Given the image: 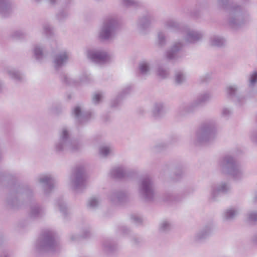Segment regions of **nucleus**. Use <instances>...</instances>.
Listing matches in <instances>:
<instances>
[{"label": "nucleus", "mask_w": 257, "mask_h": 257, "mask_svg": "<svg viewBox=\"0 0 257 257\" xmlns=\"http://www.w3.org/2000/svg\"><path fill=\"white\" fill-rule=\"evenodd\" d=\"M81 147L79 141L71 139L69 130L63 127L59 132L58 140L55 143L54 150L58 153H73L80 151Z\"/></svg>", "instance_id": "obj_1"}, {"label": "nucleus", "mask_w": 257, "mask_h": 257, "mask_svg": "<svg viewBox=\"0 0 257 257\" xmlns=\"http://www.w3.org/2000/svg\"><path fill=\"white\" fill-rule=\"evenodd\" d=\"M119 28V23L117 16L109 15L106 17L99 26L97 32L98 39L102 41L113 40Z\"/></svg>", "instance_id": "obj_2"}, {"label": "nucleus", "mask_w": 257, "mask_h": 257, "mask_svg": "<svg viewBox=\"0 0 257 257\" xmlns=\"http://www.w3.org/2000/svg\"><path fill=\"white\" fill-rule=\"evenodd\" d=\"M219 166L223 173L230 175L234 180H241L244 176L243 166L230 155L222 157L219 161Z\"/></svg>", "instance_id": "obj_3"}, {"label": "nucleus", "mask_w": 257, "mask_h": 257, "mask_svg": "<svg viewBox=\"0 0 257 257\" xmlns=\"http://www.w3.org/2000/svg\"><path fill=\"white\" fill-rule=\"evenodd\" d=\"M229 0H216L218 8L229 13L228 23L231 27L237 28L242 23V10L240 7L229 5Z\"/></svg>", "instance_id": "obj_4"}, {"label": "nucleus", "mask_w": 257, "mask_h": 257, "mask_svg": "<svg viewBox=\"0 0 257 257\" xmlns=\"http://www.w3.org/2000/svg\"><path fill=\"white\" fill-rule=\"evenodd\" d=\"M215 135V122L213 120L203 122L196 133L194 143L199 145L213 139Z\"/></svg>", "instance_id": "obj_5"}, {"label": "nucleus", "mask_w": 257, "mask_h": 257, "mask_svg": "<svg viewBox=\"0 0 257 257\" xmlns=\"http://www.w3.org/2000/svg\"><path fill=\"white\" fill-rule=\"evenodd\" d=\"M58 246L56 235L51 230L45 231L36 244V248L40 252L54 251Z\"/></svg>", "instance_id": "obj_6"}, {"label": "nucleus", "mask_w": 257, "mask_h": 257, "mask_svg": "<svg viewBox=\"0 0 257 257\" xmlns=\"http://www.w3.org/2000/svg\"><path fill=\"white\" fill-rule=\"evenodd\" d=\"M69 184L71 188L76 192L82 191L87 187V177L83 166L76 167L70 176Z\"/></svg>", "instance_id": "obj_7"}, {"label": "nucleus", "mask_w": 257, "mask_h": 257, "mask_svg": "<svg viewBox=\"0 0 257 257\" xmlns=\"http://www.w3.org/2000/svg\"><path fill=\"white\" fill-rule=\"evenodd\" d=\"M138 192L140 195L146 201H153L155 197V192L152 179L148 176L142 177L138 183Z\"/></svg>", "instance_id": "obj_8"}, {"label": "nucleus", "mask_w": 257, "mask_h": 257, "mask_svg": "<svg viewBox=\"0 0 257 257\" xmlns=\"http://www.w3.org/2000/svg\"><path fill=\"white\" fill-rule=\"evenodd\" d=\"M211 98V95L209 92H204L199 95L196 99L187 104H181L178 110V114L183 116L187 113L193 112L201 104L208 101Z\"/></svg>", "instance_id": "obj_9"}, {"label": "nucleus", "mask_w": 257, "mask_h": 257, "mask_svg": "<svg viewBox=\"0 0 257 257\" xmlns=\"http://www.w3.org/2000/svg\"><path fill=\"white\" fill-rule=\"evenodd\" d=\"M32 193V190L28 187H19L16 191V193H11L9 194L7 199V205L13 209L18 208L20 206V202L18 197L20 194H23L29 196Z\"/></svg>", "instance_id": "obj_10"}, {"label": "nucleus", "mask_w": 257, "mask_h": 257, "mask_svg": "<svg viewBox=\"0 0 257 257\" xmlns=\"http://www.w3.org/2000/svg\"><path fill=\"white\" fill-rule=\"evenodd\" d=\"M36 181L42 185L44 193L46 195L53 191L56 184V179L51 174L41 175L37 178Z\"/></svg>", "instance_id": "obj_11"}, {"label": "nucleus", "mask_w": 257, "mask_h": 257, "mask_svg": "<svg viewBox=\"0 0 257 257\" xmlns=\"http://www.w3.org/2000/svg\"><path fill=\"white\" fill-rule=\"evenodd\" d=\"M71 58V54L66 50H63L56 54L53 57V64L56 70H59L65 66Z\"/></svg>", "instance_id": "obj_12"}, {"label": "nucleus", "mask_w": 257, "mask_h": 257, "mask_svg": "<svg viewBox=\"0 0 257 257\" xmlns=\"http://www.w3.org/2000/svg\"><path fill=\"white\" fill-rule=\"evenodd\" d=\"M154 21V18L151 15L141 17L135 24L136 29L139 33L144 34Z\"/></svg>", "instance_id": "obj_13"}, {"label": "nucleus", "mask_w": 257, "mask_h": 257, "mask_svg": "<svg viewBox=\"0 0 257 257\" xmlns=\"http://www.w3.org/2000/svg\"><path fill=\"white\" fill-rule=\"evenodd\" d=\"M230 190V186L227 182H221L219 184L211 186L210 197L211 201H215L221 193H226Z\"/></svg>", "instance_id": "obj_14"}, {"label": "nucleus", "mask_w": 257, "mask_h": 257, "mask_svg": "<svg viewBox=\"0 0 257 257\" xmlns=\"http://www.w3.org/2000/svg\"><path fill=\"white\" fill-rule=\"evenodd\" d=\"M87 57L93 62L98 63H104L108 62L110 58L104 51L90 50L87 51Z\"/></svg>", "instance_id": "obj_15"}, {"label": "nucleus", "mask_w": 257, "mask_h": 257, "mask_svg": "<svg viewBox=\"0 0 257 257\" xmlns=\"http://www.w3.org/2000/svg\"><path fill=\"white\" fill-rule=\"evenodd\" d=\"M182 33L184 34V40L189 43H194L200 40L203 33L199 31L191 29L185 26Z\"/></svg>", "instance_id": "obj_16"}, {"label": "nucleus", "mask_w": 257, "mask_h": 257, "mask_svg": "<svg viewBox=\"0 0 257 257\" xmlns=\"http://www.w3.org/2000/svg\"><path fill=\"white\" fill-rule=\"evenodd\" d=\"M133 174V171L126 170L121 166L112 168L109 172L111 177L117 179L131 177Z\"/></svg>", "instance_id": "obj_17"}, {"label": "nucleus", "mask_w": 257, "mask_h": 257, "mask_svg": "<svg viewBox=\"0 0 257 257\" xmlns=\"http://www.w3.org/2000/svg\"><path fill=\"white\" fill-rule=\"evenodd\" d=\"M183 44L181 42H175L171 47L167 51V58L170 60H177L180 58L179 51L183 47Z\"/></svg>", "instance_id": "obj_18"}, {"label": "nucleus", "mask_w": 257, "mask_h": 257, "mask_svg": "<svg viewBox=\"0 0 257 257\" xmlns=\"http://www.w3.org/2000/svg\"><path fill=\"white\" fill-rule=\"evenodd\" d=\"M72 115L75 120L81 124L86 122L91 117V113L88 112H83L80 106H76L74 108Z\"/></svg>", "instance_id": "obj_19"}, {"label": "nucleus", "mask_w": 257, "mask_h": 257, "mask_svg": "<svg viewBox=\"0 0 257 257\" xmlns=\"http://www.w3.org/2000/svg\"><path fill=\"white\" fill-rule=\"evenodd\" d=\"M164 27L167 30L182 33L185 26L175 19H170L164 22Z\"/></svg>", "instance_id": "obj_20"}, {"label": "nucleus", "mask_w": 257, "mask_h": 257, "mask_svg": "<svg viewBox=\"0 0 257 257\" xmlns=\"http://www.w3.org/2000/svg\"><path fill=\"white\" fill-rule=\"evenodd\" d=\"M128 194L125 191H114L111 193L109 199L114 204H120L126 200Z\"/></svg>", "instance_id": "obj_21"}, {"label": "nucleus", "mask_w": 257, "mask_h": 257, "mask_svg": "<svg viewBox=\"0 0 257 257\" xmlns=\"http://www.w3.org/2000/svg\"><path fill=\"white\" fill-rule=\"evenodd\" d=\"M4 72L9 77L16 81H22L24 79L23 74L18 69L11 66H7L4 69Z\"/></svg>", "instance_id": "obj_22"}, {"label": "nucleus", "mask_w": 257, "mask_h": 257, "mask_svg": "<svg viewBox=\"0 0 257 257\" xmlns=\"http://www.w3.org/2000/svg\"><path fill=\"white\" fill-rule=\"evenodd\" d=\"M212 230L213 225L211 224L204 226L196 233L194 240L196 241H200L205 239L211 234Z\"/></svg>", "instance_id": "obj_23"}, {"label": "nucleus", "mask_w": 257, "mask_h": 257, "mask_svg": "<svg viewBox=\"0 0 257 257\" xmlns=\"http://www.w3.org/2000/svg\"><path fill=\"white\" fill-rule=\"evenodd\" d=\"M239 213V209L236 207H230L226 209L222 214L224 220L231 221L235 218Z\"/></svg>", "instance_id": "obj_24"}, {"label": "nucleus", "mask_w": 257, "mask_h": 257, "mask_svg": "<svg viewBox=\"0 0 257 257\" xmlns=\"http://www.w3.org/2000/svg\"><path fill=\"white\" fill-rule=\"evenodd\" d=\"M12 11V4L10 0H0V14L3 17H7Z\"/></svg>", "instance_id": "obj_25"}, {"label": "nucleus", "mask_w": 257, "mask_h": 257, "mask_svg": "<svg viewBox=\"0 0 257 257\" xmlns=\"http://www.w3.org/2000/svg\"><path fill=\"white\" fill-rule=\"evenodd\" d=\"M152 112L153 116L155 118L162 116L164 113V105L162 102H155L152 106Z\"/></svg>", "instance_id": "obj_26"}, {"label": "nucleus", "mask_w": 257, "mask_h": 257, "mask_svg": "<svg viewBox=\"0 0 257 257\" xmlns=\"http://www.w3.org/2000/svg\"><path fill=\"white\" fill-rule=\"evenodd\" d=\"M139 70L140 74L142 75H150L152 70L151 62L146 60L141 61L139 65Z\"/></svg>", "instance_id": "obj_27"}, {"label": "nucleus", "mask_w": 257, "mask_h": 257, "mask_svg": "<svg viewBox=\"0 0 257 257\" xmlns=\"http://www.w3.org/2000/svg\"><path fill=\"white\" fill-rule=\"evenodd\" d=\"M45 213V210L38 204H34L31 207L29 215L35 219L42 217Z\"/></svg>", "instance_id": "obj_28"}, {"label": "nucleus", "mask_w": 257, "mask_h": 257, "mask_svg": "<svg viewBox=\"0 0 257 257\" xmlns=\"http://www.w3.org/2000/svg\"><path fill=\"white\" fill-rule=\"evenodd\" d=\"M225 92L227 97L234 100L238 99V88L237 85H230L227 86L226 87Z\"/></svg>", "instance_id": "obj_29"}, {"label": "nucleus", "mask_w": 257, "mask_h": 257, "mask_svg": "<svg viewBox=\"0 0 257 257\" xmlns=\"http://www.w3.org/2000/svg\"><path fill=\"white\" fill-rule=\"evenodd\" d=\"M225 40L223 37L219 36H213L211 37L209 40L210 45L214 47H223L225 45Z\"/></svg>", "instance_id": "obj_30"}, {"label": "nucleus", "mask_w": 257, "mask_h": 257, "mask_svg": "<svg viewBox=\"0 0 257 257\" xmlns=\"http://www.w3.org/2000/svg\"><path fill=\"white\" fill-rule=\"evenodd\" d=\"M113 151V149L111 146L109 145H102L99 148L98 153L100 156L106 158L112 155Z\"/></svg>", "instance_id": "obj_31"}, {"label": "nucleus", "mask_w": 257, "mask_h": 257, "mask_svg": "<svg viewBox=\"0 0 257 257\" xmlns=\"http://www.w3.org/2000/svg\"><path fill=\"white\" fill-rule=\"evenodd\" d=\"M34 56L36 60L41 61L45 57L43 47L40 45H36L33 49Z\"/></svg>", "instance_id": "obj_32"}, {"label": "nucleus", "mask_w": 257, "mask_h": 257, "mask_svg": "<svg viewBox=\"0 0 257 257\" xmlns=\"http://www.w3.org/2000/svg\"><path fill=\"white\" fill-rule=\"evenodd\" d=\"M173 227L172 222L167 219L162 220L159 226V230L161 232L166 233L169 232Z\"/></svg>", "instance_id": "obj_33"}, {"label": "nucleus", "mask_w": 257, "mask_h": 257, "mask_svg": "<svg viewBox=\"0 0 257 257\" xmlns=\"http://www.w3.org/2000/svg\"><path fill=\"white\" fill-rule=\"evenodd\" d=\"M117 248L116 244L110 241H105L103 243V250L107 254L113 252Z\"/></svg>", "instance_id": "obj_34"}, {"label": "nucleus", "mask_w": 257, "mask_h": 257, "mask_svg": "<svg viewBox=\"0 0 257 257\" xmlns=\"http://www.w3.org/2000/svg\"><path fill=\"white\" fill-rule=\"evenodd\" d=\"M100 204V200L98 197L93 196L87 201V206L89 209H94L97 208Z\"/></svg>", "instance_id": "obj_35"}, {"label": "nucleus", "mask_w": 257, "mask_h": 257, "mask_svg": "<svg viewBox=\"0 0 257 257\" xmlns=\"http://www.w3.org/2000/svg\"><path fill=\"white\" fill-rule=\"evenodd\" d=\"M132 87L131 86H127L126 88L123 89L121 93L117 96V97L116 98V100L113 101L111 103V106L112 107H115L116 106L118 103H119L120 99L121 98L124 96H125L126 94H129L131 92Z\"/></svg>", "instance_id": "obj_36"}, {"label": "nucleus", "mask_w": 257, "mask_h": 257, "mask_svg": "<svg viewBox=\"0 0 257 257\" xmlns=\"http://www.w3.org/2000/svg\"><path fill=\"white\" fill-rule=\"evenodd\" d=\"M156 74L159 78L165 79L169 76V70L163 66H159L156 70Z\"/></svg>", "instance_id": "obj_37"}, {"label": "nucleus", "mask_w": 257, "mask_h": 257, "mask_svg": "<svg viewBox=\"0 0 257 257\" xmlns=\"http://www.w3.org/2000/svg\"><path fill=\"white\" fill-rule=\"evenodd\" d=\"M257 85V72H253L248 76V86L250 89H253Z\"/></svg>", "instance_id": "obj_38"}, {"label": "nucleus", "mask_w": 257, "mask_h": 257, "mask_svg": "<svg viewBox=\"0 0 257 257\" xmlns=\"http://www.w3.org/2000/svg\"><path fill=\"white\" fill-rule=\"evenodd\" d=\"M56 205L59 208L60 211L66 216L68 213V208L66 206L65 202L62 199H58L56 203Z\"/></svg>", "instance_id": "obj_39"}, {"label": "nucleus", "mask_w": 257, "mask_h": 257, "mask_svg": "<svg viewBox=\"0 0 257 257\" xmlns=\"http://www.w3.org/2000/svg\"><path fill=\"white\" fill-rule=\"evenodd\" d=\"M186 77L184 73L182 71H177L175 75V81L176 84L180 85L185 82Z\"/></svg>", "instance_id": "obj_40"}, {"label": "nucleus", "mask_w": 257, "mask_h": 257, "mask_svg": "<svg viewBox=\"0 0 257 257\" xmlns=\"http://www.w3.org/2000/svg\"><path fill=\"white\" fill-rule=\"evenodd\" d=\"M158 44L161 46H164L166 43V39L165 33L162 31H160L158 33Z\"/></svg>", "instance_id": "obj_41"}, {"label": "nucleus", "mask_w": 257, "mask_h": 257, "mask_svg": "<svg viewBox=\"0 0 257 257\" xmlns=\"http://www.w3.org/2000/svg\"><path fill=\"white\" fill-rule=\"evenodd\" d=\"M26 35V33L22 30H18L14 32L11 36L15 40H19L23 39Z\"/></svg>", "instance_id": "obj_42"}, {"label": "nucleus", "mask_w": 257, "mask_h": 257, "mask_svg": "<svg viewBox=\"0 0 257 257\" xmlns=\"http://www.w3.org/2000/svg\"><path fill=\"white\" fill-rule=\"evenodd\" d=\"M63 81L69 85H75L78 83V81L70 77L67 75H64L62 77Z\"/></svg>", "instance_id": "obj_43"}, {"label": "nucleus", "mask_w": 257, "mask_h": 257, "mask_svg": "<svg viewBox=\"0 0 257 257\" xmlns=\"http://www.w3.org/2000/svg\"><path fill=\"white\" fill-rule=\"evenodd\" d=\"M103 98V94L101 92H95L92 96V102L94 104H98Z\"/></svg>", "instance_id": "obj_44"}, {"label": "nucleus", "mask_w": 257, "mask_h": 257, "mask_svg": "<svg viewBox=\"0 0 257 257\" xmlns=\"http://www.w3.org/2000/svg\"><path fill=\"white\" fill-rule=\"evenodd\" d=\"M44 33L48 36L50 37L53 34V28L48 24H45L43 26Z\"/></svg>", "instance_id": "obj_45"}, {"label": "nucleus", "mask_w": 257, "mask_h": 257, "mask_svg": "<svg viewBox=\"0 0 257 257\" xmlns=\"http://www.w3.org/2000/svg\"><path fill=\"white\" fill-rule=\"evenodd\" d=\"M247 220L249 222L257 221V211H252L247 214Z\"/></svg>", "instance_id": "obj_46"}, {"label": "nucleus", "mask_w": 257, "mask_h": 257, "mask_svg": "<svg viewBox=\"0 0 257 257\" xmlns=\"http://www.w3.org/2000/svg\"><path fill=\"white\" fill-rule=\"evenodd\" d=\"M122 5L127 7H135L137 5V2L136 0H120Z\"/></svg>", "instance_id": "obj_47"}, {"label": "nucleus", "mask_w": 257, "mask_h": 257, "mask_svg": "<svg viewBox=\"0 0 257 257\" xmlns=\"http://www.w3.org/2000/svg\"><path fill=\"white\" fill-rule=\"evenodd\" d=\"M69 13L64 10H62L59 12L57 15V18L59 21H62L68 17Z\"/></svg>", "instance_id": "obj_48"}, {"label": "nucleus", "mask_w": 257, "mask_h": 257, "mask_svg": "<svg viewBox=\"0 0 257 257\" xmlns=\"http://www.w3.org/2000/svg\"><path fill=\"white\" fill-rule=\"evenodd\" d=\"M131 241L133 245L137 246L140 245L142 243H143V240L141 237L138 236H134L132 237Z\"/></svg>", "instance_id": "obj_49"}, {"label": "nucleus", "mask_w": 257, "mask_h": 257, "mask_svg": "<svg viewBox=\"0 0 257 257\" xmlns=\"http://www.w3.org/2000/svg\"><path fill=\"white\" fill-rule=\"evenodd\" d=\"M251 141L257 144V131H253L250 136Z\"/></svg>", "instance_id": "obj_50"}, {"label": "nucleus", "mask_w": 257, "mask_h": 257, "mask_svg": "<svg viewBox=\"0 0 257 257\" xmlns=\"http://www.w3.org/2000/svg\"><path fill=\"white\" fill-rule=\"evenodd\" d=\"M231 113V110L228 108H223L222 110V114L225 117L228 116Z\"/></svg>", "instance_id": "obj_51"}, {"label": "nucleus", "mask_w": 257, "mask_h": 257, "mask_svg": "<svg viewBox=\"0 0 257 257\" xmlns=\"http://www.w3.org/2000/svg\"><path fill=\"white\" fill-rule=\"evenodd\" d=\"M132 219L134 221V222L137 224L141 223L142 222V218L137 215L132 216Z\"/></svg>", "instance_id": "obj_52"}, {"label": "nucleus", "mask_w": 257, "mask_h": 257, "mask_svg": "<svg viewBox=\"0 0 257 257\" xmlns=\"http://www.w3.org/2000/svg\"><path fill=\"white\" fill-rule=\"evenodd\" d=\"M211 78V75L209 74H206L201 77V81L203 82H206L210 80Z\"/></svg>", "instance_id": "obj_53"}, {"label": "nucleus", "mask_w": 257, "mask_h": 257, "mask_svg": "<svg viewBox=\"0 0 257 257\" xmlns=\"http://www.w3.org/2000/svg\"><path fill=\"white\" fill-rule=\"evenodd\" d=\"M80 236L78 235L77 234H73L70 236V239L72 241H77L79 239Z\"/></svg>", "instance_id": "obj_54"}, {"label": "nucleus", "mask_w": 257, "mask_h": 257, "mask_svg": "<svg viewBox=\"0 0 257 257\" xmlns=\"http://www.w3.org/2000/svg\"><path fill=\"white\" fill-rule=\"evenodd\" d=\"M120 229L122 233L124 235L127 234L130 231V230L125 226L121 227Z\"/></svg>", "instance_id": "obj_55"}, {"label": "nucleus", "mask_w": 257, "mask_h": 257, "mask_svg": "<svg viewBox=\"0 0 257 257\" xmlns=\"http://www.w3.org/2000/svg\"><path fill=\"white\" fill-rule=\"evenodd\" d=\"M252 241L253 243L257 244V234L252 237Z\"/></svg>", "instance_id": "obj_56"}, {"label": "nucleus", "mask_w": 257, "mask_h": 257, "mask_svg": "<svg viewBox=\"0 0 257 257\" xmlns=\"http://www.w3.org/2000/svg\"><path fill=\"white\" fill-rule=\"evenodd\" d=\"M48 2L51 5H54L57 3L58 0H48Z\"/></svg>", "instance_id": "obj_57"}, {"label": "nucleus", "mask_w": 257, "mask_h": 257, "mask_svg": "<svg viewBox=\"0 0 257 257\" xmlns=\"http://www.w3.org/2000/svg\"><path fill=\"white\" fill-rule=\"evenodd\" d=\"M89 233H90L89 231H88V230L86 231V232H85V234L83 235L82 237L83 238H86V237H88Z\"/></svg>", "instance_id": "obj_58"}, {"label": "nucleus", "mask_w": 257, "mask_h": 257, "mask_svg": "<svg viewBox=\"0 0 257 257\" xmlns=\"http://www.w3.org/2000/svg\"><path fill=\"white\" fill-rule=\"evenodd\" d=\"M72 2V0H67L64 4L65 7H67L68 4H70Z\"/></svg>", "instance_id": "obj_59"}, {"label": "nucleus", "mask_w": 257, "mask_h": 257, "mask_svg": "<svg viewBox=\"0 0 257 257\" xmlns=\"http://www.w3.org/2000/svg\"><path fill=\"white\" fill-rule=\"evenodd\" d=\"M88 77L87 76H85L84 78H82L81 79V82H86L88 80Z\"/></svg>", "instance_id": "obj_60"}, {"label": "nucleus", "mask_w": 257, "mask_h": 257, "mask_svg": "<svg viewBox=\"0 0 257 257\" xmlns=\"http://www.w3.org/2000/svg\"><path fill=\"white\" fill-rule=\"evenodd\" d=\"M253 202H257V194H255L254 197L253 198Z\"/></svg>", "instance_id": "obj_61"}, {"label": "nucleus", "mask_w": 257, "mask_h": 257, "mask_svg": "<svg viewBox=\"0 0 257 257\" xmlns=\"http://www.w3.org/2000/svg\"><path fill=\"white\" fill-rule=\"evenodd\" d=\"M0 257H9L8 256V255L7 254V253H4L3 254H2Z\"/></svg>", "instance_id": "obj_62"}, {"label": "nucleus", "mask_w": 257, "mask_h": 257, "mask_svg": "<svg viewBox=\"0 0 257 257\" xmlns=\"http://www.w3.org/2000/svg\"><path fill=\"white\" fill-rule=\"evenodd\" d=\"M3 86V82L1 81H0V91H1Z\"/></svg>", "instance_id": "obj_63"}, {"label": "nucleus", "mask_w": 257, "mask_h": 257, "mask_svg": "<svg viewBox=\"0 0 257 257\" xmlns=\"http://www.w3.org/2000/svg\"><path fill=\"white\" fill-rule=\"evenodd\" d=\"M2 159H3L2 153L1 151H0V161L2 160Z\"/></svg>", "instance_id": "obj_64"}]
</instances>
